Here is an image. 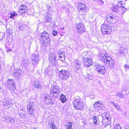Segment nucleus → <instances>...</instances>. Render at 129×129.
I'll return each mask as SVG.
<instances>
[{"label":"nucleus","instance_id":"30","mask_svg":"<svg viewBox=\"0 0 129 129\" xmlns=\"http://www.w3.org/2000/svg\"><path fill=\"white\" fill-rule=\"evenodd\" d=\"M112 104L113 106H114L115 108L117 110H122V108L120 107V106L118 105V104L116 103L115 104L114 102H112L111 103Z\"/></svg>","mask_w":129,"mask_h":129},{"label":"nucleus","instance_id":"49","mask_svg":"<svg viewBox=\"0 0 129 129\" xmlns=\"http://www.w3.org/2000/svg\"><path fill=\"white\" fill-rule=\"evenodd\" d=\"M122 10L123 12H125V9H126L125 7H124L123 6L122 7Z\"/></svg>","mask_w":129,"mask_h":129},{"label":"nucleus","instance_id":"5","mask_svg":"<svg viewBox=\"0 0 129 129\" xmlns=\"http://www.w3.org/2000/svg\"><path fill=\"white\" fill-rule=\"evenodd\" d=\"M98 58L102 62H105L106 60L107 61L110 59V57L108 56L107 54L105 52H100L98 54Z\"/></svg>","mask_w":129,"mask_h":129},{"label":"nucleus","instance_id":"9","mask_svg":"<svg viewBox=\"0 0 129 129\" xmlns=\"http://www.w3.org/2000/svg\"><path fill=\"white\" fill-rule=\"evenodd\" d=\"M15 82L13 81V80H8L7 82V85L9 89L11 90H13L15 89L16 85Z\"/></svg>","mask_w":129,"mask_h":129},{"label":"nucleus","instance_id":"34","mask_svg":"<svg viewBox=\"0 0 129 129\" xmlns=\"http://www.w3.org/2000/svg\"><path fill=\"white\" fill-rule=\"evenodd\" d=\"M48 125L50 127L52 128V129H57L54 123L53 122H49Z\"/></svg>","mask_w":129,"mask_h":129},{"label":"nucleus","instance_id":"4","mask_svg":"<svg viewBox=\"0 0 129 129\" xmlns=\"http://www.w3.org/2000/svg\"><path fill=\"white\" fill-rule=\"evenodd\" d=\"M70 74L68 70H62L59 72V76L61 79L64 80H66L69 77Z\"/></svg>","mask_w":129,"mask_h":129},{"label":"nucleus","instance_id":"23","mask_svg":"<svg viewBox=\"0 0 129 129\" xmlns=\"http://www.w3.org/2000/svg\"><path fill=\"white\" fill-rule=\"evenodd\" d=\"M81 56L82 58H83V59H87L90 57V55L87 51L81 54Z\"/></svg>","mask_w":129,"mask_h":129},{"label":"nucleus","instance_id":"7","mask_svg":"<svg viewBox=\"0 0 129 129\" xmlns=\"http://www.w3.org/2000/svg\"><path fill=\"white\" fill-rule=\"evenodd\" d=\"M39 55L37 51H36L33 54L31 57V60L33 61V64L34 66L36 65L38 63L39 59Z\"/></svg>","mask_w":129,"mask_h":129},{"label":"nucleus","instance_id":"53","mask_svg":"<svg viewBox=\"0 0 129 129\" xmlns=\"http://www.w3.org/2000/svg\"><path fill=\"white\" fill-rule=\"evenodd\" d=\"M60 55V56H62V55H63V56H65V54L64 52H63L62 53L59 54L58 55Z\"/></svg>","mask_w":129,"mask_h":129},{"label":"nucleus","instance_id":"52","mask_svg":"<svg viewBox=\"0 0 129 129\" xmlns=\"http://www.w3.org/2000/svg\"><path fill=\"white\" fill-rule=\"evenodd\" d=\"M58 56L61 59H62V58H64V56H63V55H62V56H60V55H58Z\"/></svg>","mask_w":129,"mask_h":129},{"label":"nucleus","instance_id":"21","mask_svg":"<svg viewBox=\"0 0 129 129\" xmlns=\"http://www.w3.org/2000/svg\"><path fill=\"white\" fill-rule=\"evenodd\" d=\"M4 118L6 120V121L8 122L13 123L15 122V119L14 118L10 116L5 117Z\"/></svg>","mask_w":129,"mask_h":129},{"label":"nucleus","instance_id":"27","mask_svg":"<svg viewBox=\"0 0 129 129\" xmlns=\"http://www.w3.org/2000/svg\"><path fill=\"white\" fill-rule=\"evenodd\" d=\"M60 100L62 103H64L67 101V99L65 96L63 94H61L60 96Z\"/></svg>","mask_w":129,"mask_h":129},{"label":"nucleus","instance_id":"57","mask_svg":"<svg viewBox=\"0 0 129 129\" xmlns=\"http://www.w3.org/2000/svg\"><path fill=\"white\" fill-rule=\"evenodd\" d=\"M22 110H23V109H21V110L22 111Z\"/></svg>","mask_w":129,"mask_h":129},{"label":"nucleus","instance_id":"17","mask_svg":"<svg viewBox=\"0 0 129 129\" xmlns=\"http://www.w3.org/2000/svg\"><path fill=\"white\" fill-rule=\"evenodd\" d=\"M27 10V8L26 6L21 4L20 5V8L18 10V11L19 12H20L22 14H23L26 12Z\"/></svg>","mask_w":129,"mask_h":129},{"label":"nucleus","instance_id":"3","mask_svg":"<svg viewBox=\"0 0 129 129\" xmlns=\"http://www.w3.org/2000/svg\"><path fill=\"white\" fill-rule=\"evenodd\" d=\"M36 104L34 102H30L27 107V113L31 115L34 114L36 111Z\"/></svg>","mask_w":129,"mask_h":129},{"label":"nucleus","instance_id":"45","mask_svg":"<svg viewBox=\"0 0 129 129\" xmlns=\"http://www.w3.org/2000/svg\"><path fill=\"white\" fill-rule=\"evenodd\" d=\"M52 33L54 36H55L57 35V31H56L55 30H54L52 31Z\"/></svg>","mask_w":129,"mask_h":129},{"label":"nucleus","instance_id":"13","mask_svg":"<svg viewBox=\"0 0 129 129\" xmlns=\"http://www.w3.org/2000/svg\"><path fill=\"white\" fill-rule=\"evenodd\" d=\"M49 34L46 31H44L41 34L39 39L40 41H43V39H45L49 38Z\"/></svg>","mask_w":129,"mask_h":129},{"label":"nucleus","instance_id":"55","mask_svg":"<svg viewBox=\"0 0 129 129\" xmlns=\"http://www.w3.org/2000/svg\"><path fill=\"white\" fill-rule=\"evenodd\" d=\"M120 53H121V54H122L123 53V51H121V52H120Z\"/></svg>","mask_w":129,"mask_h":129},{"label":"nucleus","instance_id":"25","mask_svg":"<svg viewBox=\"0 0 129 129\" xmlns=\"http://www.w3.org/2000/svg\"><path fill=\"white\" fill-rule=\"evenodd\" d=\"M110 26L107 24H105V23L102 24L101 26V30L102 32H103L105 31V30L109 26Z\"/></svg>","mask_w":129,"mask_h":129},{"label":"nucleus","instance_id":"33","mask_svg":"<svg viewBox=\"0 0 129 129\" xmlns=\"http://www.w3.org/2000/svg\"><path fill=\"white\" fill-rule=\"evenodd\" d=\"M34 85L35 88L37 89H40L42 88L41 85L37 81H35L34 82Z\"/></svg>","mask_w":129,"mask_h":129},{"label":"nucleus","instance_id":"6","mask_svg":"<svg viewBox=\"0 0 129 129\" xmlns=\"http://www.w3.org/2000/svg\"><path fill=\"white\" fill-rule=\"evenodd\" d=\"M103 115V114H102V122L104 124L105 127L108 126L109 127L111 128V125H110L111 123L110 118H109L108 117L106 116H104Z\"/></svg>","mask_w":129,"mask_h":129},{"label":"nucleus","instance_id":"35","mask_svg":"<svg viewBox=\"0 0 129 129\" xmlns=\"http://www.w3.org/2000/svg\"><path fill=\"white\" fill-rule=\"evenodd\" d=\"M28 60L27 59H24L23 61V65L25 67H27L29 63Z\"/></svg>","mask_w":129,"mask_h":129},{"label":"nucleus","instance_id":"20","mask_svg":"<svg viewBox=\"0 0 129 129\" xmlns=\"http://www.w3.org/2000/svg\"><path fill=\"white\" fill-rule=\"evenodd\" d=\"M58 60L57 59L49 61V65L50 66L56 67L58 65Z\"/></svg>","mask_w":129,"mask_h":129},{"label":"nucleus","instance_id":"14","mask_svg":"<svg viewBox=\"0 0 129 129\" xmlns=\"http://www.w3.org/2000/svg\"><path fill=\"white\" fill-rule=\"evenodd\" d=\"M43 41H40L41 44V46L45 47L48 46L49 45L50 42V39L49 38L46 39H43Z\"/></svg>","mask_w":129,"mask_h":129},{"label":"nucleus","instance_id":"10","mask_svg":"<svg viewBox=\"0 0 129 129\" xmlns=\"http://www.w3.org/2000/svg\"><path fill=\"white\" fill-rule=\"evenodd\" d=\"M21 70L18 69H14L13 72V75L18 79L20 78L21 77Z\"/></svg>","mask_w":129,"mask_h":129},{"label":"nucleus","instance_id":"54","mask_svg":"<svg viewBox=\"0 0 129 129\" xmlns=\"http://www.w3.org/2000/svg\"><path fill=\"white\" fill-rule=\"evenodd\" d=\"M124 129H129V127L128 126H125L124 127Z\"/></svg>","mask_w":129,"mask_h":129},{"label":"nucleus","instance_id":"26","mask_svg":"<svg viewBox=\"0 0 129 129\" xmlns=\"http://www.w3.org/2000/svg\"><path fill=\"white\" fill-rule=\"evenodd\" d=\"M111 10L114 12L117 13L119 9L116 5H113Z\"/></svg>","mask_w":129,"mask_h":129},{"label":"nucleus","instance_id":"29","mask_svg":"<svg viewBox=\"0 0 129 129\" xmlns=\"http://www.w3.org/2000/svg\"><path fill=\"white\" fill-rule=\"evenodd\" d=\"M51 15L50 14H48L45 17V21L47 22H49L51 20Z\"/></svg>","mask_w":129,"mask_h":129},{"label":"nucleus","instance_id":"43","mask_svg":"<svg viewBox=\"0 0 129 129\" xmlns=\"http://www.w3.org/2000/svg\"><path fill=\"white\" fill-rule=\"evenodd\" d=\"M117 5L118 7V9L119 8L121 7H122L123 6V5H122V3H121L120 2H118V4Z\"/></svg>","mask_w":129,"mask_h":129},{"label":"nucleus","instance_id":"47","mask_svg":"<svg viewBox=\"0 0 129 129\" xmlns=\"http://www.w3.org/2000/svg\"><path fill=\"white\" fill-rule=\"evenodd\" d=\"M48 10L49 11H50L52 10V8L51 7L49 6L48 5L47 6Z\"/></svg>","mask_w":129,"mask_h":129},{"label":"nucleus","instance_id":"19","mask_svg":"<svg viewBox=\"0 0 129 129\" xmlns=\"http://www.w3.org/2000/svg\"><path fill=\"white\" fill-rule=\"evenodd\" d=\"M56 54L54 53H50L49 54V61L56 59Z\"/></svg>","mask_w":129,"mask_h":129},{"label":"nucleus","instance_id":"40","mask_svg":"<svg viewBox=\"0 0 129 129\" xmlns=\"http://www.w3.org/2000/svg\"><path fill=\"white\" fill-rule=\"evenodd\" d=\"M11 16H10V18H13L14 16H15L17 15V14L15 12H14L13 13H10Z\"/></svg>","mask_w":129,"mask_h":129},{"label":"nucleus","instance_id":"1","mask_svg":"<svg viewBox=\"0 0 129 129\" xmlns=\"http://www.w3.org/2000/svg\"><path fill=\"white\" fill-rule=\"evenodd\" d=\"M59 87L58 86H52L51 88L50 91V96L47 94H46L45 96L44 100L47 104H54V102L52 101L59 96Z\"/></svg>","mask_w":129,"mask_h":129},{"label":"nucleus","instance_id":"36","mask_svg":"<svg viewBox=\"0 0 129 129\" xmlns=\"http://www.w3.org/2000/svg\"><path fill=\"white\" fill-rule=\"evenodd\" d=\"M25 112L24 111H22L19 113V115L20 118L22 119H23L25 118Z\"/></svg>","mask_w":129,"mask_h":129},{"label":"nucleus","instance_id":"15","mask_svg":"<svg viewBox=\"0 0 129 129\" xmlns=\"http://www.w3.org/2000/svg\"><path fill=\"white\" fill-rule=\"evenodd\" d=\"M78 7L79 12L85 11L87 10V7L85 6V4L82 3H79Z\"/></svg>","mask_w":129,"mask_h":129},{"label":"nucleus","instance_id":"38","mask_svg":"<svg viewBox=\"0 0 129 129\" xmlns=\"http://www.w3.org/2000/svg\"><path fill=\"white\" fill-rule=\"evenodd\" d=\"M13 105V104L12 102L11 101H9L7 103L6 106L5 107V108L8 109L10 108Z\"/></svg>","mask_w":129,"mask_h":129},{"label":"nucleus","instance_id":"39","mask_svg":"<svg viewBox=\"0 0 129 129\" xmlns=\"http://www.w3.org/2000/svg\"><path fill=\"white\" fill-rule=\"evenodd\" d=\"M117 97L119 96V97L121 99H123L124 98V96L122 94L120 93L119 92H117L116 95Z\"/></svg>","mask_w":129,"mask_h":129},{"label":"nucleus","instance_id":"51","mask_svg":"<svg viewBox=\"0 0 129 129\" xmlns=\"http://www.w3.org/2000/svg\"><path fill=\"white\" fill-rule=\"evenodd\" d=\"M63 52H62L60 50H59L58 51V55H59V54H60L62 53Z\"/></svg>","mask_w":129,"mask_h":129},{"label":"nucleus","instance_id":"50","mask_svg":"<svg viewBox=\"0 0 129 129\" xmlns=\"http://www.w3.org/2000/svg\"><path fill=\"white\" fill-rule=\"evenodd\" d=\"M124 67L125 69H128L129 68V66L126 64L124 65Z\"/></svg>","mask_w":129,"mask_h":129},{"label":"nucleus","instance_id":"16","mask_svg":"<svg viewBox=\"0 0 129 129\" xmlns=\"http://www.w3.org/2000/svg\"><path fill=\"white\" fill-rule=\"evenodd\" d=\"M93 106L95 109L100 110L102 109L103 105L100 101H97L94 104Z\"/></svg>","mask_w":129,"mask_h":129},{"label":"nucleus","instance_id":"24","mask_svg":"<svg viewBox=\"0 0 129 129\" xmlns=\"http://www.w3.org/2000/svg\"><path fill=\"white\" fill-rule=\"evenodd\" d=\"M96 66V69L98 73L99 72V71H101L106 69L103 66L101 65L100 64H98Z\"/></svg>","mask_w":129,"mask_h":129},{"label":"nucleus","instance_id":"22","mask_svg":"<svg viewBox=\"0 0 129 129\" xmlns=\"http://www.w3.org/2000/svg\"><path fill=\"white\" fill-rule=\"evenodd\" d=\"M74 64L75 65V68L77 70H78L80 69V67L82 65L81 62L78 61V60L75 61L74 62Z\"/></svg>","mask_w":129,"mask_h":129},{"label":"nucleus","instance_id":"56","mask_svg":"<svg viewBox=\"0 0 129 129\" xmlns=\"http://www.w3.org/2000/svg\"><path fill=\"white\" fill-rule=\"evenodd\" d=\"M90 75H88V78H89V76Z\"/></svg>","mask_w":129,"mask_h":129},{"label":"nucleus","instance_id":"12","mask_svg":"<svg viewBox=\"0 0 129 129\" xmlns=\"http://www.w3.org/2000/svg\"><path fill=\"white\" fill-rule=\"evenodd\" d=\"M105 18L110 23H114L116 22V21L115 19V17L113 16L109 15H107L105 17Z\"/></svg>","mask_w":129,"mask_h":129},{"label":"nucleus","instance_id":"28","mask_svg":"<svg viewBox=\"0 0 129 129\" xmlns=\"http://www.w3.org/2000/svg\"><path fill=\"white\" fill-rule=\"evenodd\" d=\"M112 30V28L111 26H109L105 30V31L103 33L105 34H110L111 33Z\"/></svg>","mask_w":129,"mask_h":129},{"label":"nucleus","instance_id":"31","mask_svg":"<svg viewBox=\"0 0 129 129\" xmlns=\"http://www.w3.org/2000/svg\"><path fill=\"white\" fill-rule=\"evenodd\" d=\"M45 76L46 77H49L52 74L51 72L48 69H46L45 70Z\"/></svg>","mask_w":129,"mask_h":129},{"label":"nucleus","instance_id":"11","mask_svg":"<svg viewBox=\"0 0 129 129\" xmlns=\"http://www.w3.org/2000/svg\"><path fill=\"white\" fill-rule=\"evenodd\" d=\"M83 62L84 65L86 67H89L92 63V61L90 57L87 59H83Z\"/></svg>","mask_w":129,"mask_h":129},{"label":"nucleus","instance_id":"48","mask_svg":"<svg viewBox=\"0 0 129 129\" xmlns=\"http://www.w3.org/2000/svg\"><path fill=\"white\" fill-rule=\"evenodd\" d=\"M63 8H66V9H68L69 8V6L68 5H66V6L64 5V4H63Z\"/></svg>","mask_w":129,"mask_h":129},{"label":"nucleus","instance_id":"42","mask_svg":"<svg viewBox=\"0 0 129 129\" xmlns=\"http://www.w3.org/2000/svg\"><path fill=\"white\" fill-rule=\"evenodd\" d=\"M106 69L104 70H102L101 71H99V73H100L102 74V75H104L105 74V73L106 72Z\"/></svg>","mask_w":129,"mask_h":129},{"label":"nucleus","instance_id":"2","mask_svg":"<svg viewBox=\"0 0 129 129\" xmlns=\"http://www.w3.org/2000/svg\"><path fill=\"white\" fill-rule=\"evenodd\" d=\"M73 104L75 108L77 110H82L84 107V103L76 97L73 99Z\"/></svg>","mask_w":129,"mask_h":129},{"label":"nucleus","instance_id":"37","mask_svg":"<svg viewBox=\"0 0 129 129\" xmlns=\"http://www.w3.org/2000/svg\"><path fill=\"white\" fill-rule=\"evenodd\" d=\"M98 118L96 116H94L92 117V120L93 121V123L94 124H96L98 123Z\"/></svg>","mask_w":129,"mask_h":129},{"label":"nucleus","instance_id":"8","mask_svg":"<svg viewBox=\"0 0 129 129\" xmlns=\"http://www.w3.org/2000/svg\"><path fill=\"white\" fill-rule=\"evenodd\" d=\"M76 27L77 29V33L79 34H81L84 32H85V29L83 25L81 24H77Z\"/></svg>","mask_w":129,"mask_h":129},{"label":"nucleus","instance_id":"41","mask_svg":"<svg viewBox=\"0 0 129 129\" xmlns=\"http://www.w3.org/2000/svg\"><path fill=\"white\" fill-rule=\"evenodd\" d=\"M9 101L8 99L7 100L5 99H3V104L5 106V107L6 106L7 103Z\"/></svg>","mask_w":129,"mask_h":129},{"label":"nucleus","instance_id":"44","mask_svg":"<svg viewBox=\"0 0 129 129\" xmlns=\"http://www.w3.org/2000/svg\"><path fill=\"white\" fill-rule=\"evenodd\" d=\"M114 129H121V127L118 125H116L114 127Z\"/></svg>","mask_w":129,"mask_h":129},{"label":"nucleus","instance_id":"18","mask_svg":"<svg viewBox=\"0 0 129 129\" xmlns=\"http://www.w3.org/2000/svg\"><path fill=\"white\" fill-rule=\"evenodd\" d=\"M111 57H110V59L108 60V61H107V60H106L105 61V62H104V63L108 67H110L111 68L114 65L113 62V61H111Z\"/></svg>","mask_w":129,"mask_h":129},{"label":"nucleus","instance_id":"46","mask_svg":"<svg viewBox=\"0 0 129 129\" xmlns=\"http://www.w3.org/2000/svg\"><path fill=\"white\" fill-rule=\"evenodd\" d=\"M98 1L101 5H102L104 4V2L102 0H98Z\"/></svg>","mask_w":129,"mask_h":129},{"label":"nucleus","instance_id":"32","mask_svg":"<svg viewBox=\"0 0 129 129\" xmlns=\"http://www.w3.org/2000/svg\"><path fill=\"white\" fill-rule=\"evenodd\" d=\"M73 122H69L68 124L65 125L66 128L67 129H73L72 127V125Z\"/></svg>","mask_w":129,"mask_h":129}]
</instances>
